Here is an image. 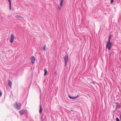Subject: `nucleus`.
Returning a JSON list of instances; mask_svg holds the SVG:
<instances>
[{
  "instance_id": "obj_10",
  "label": "nucleus",
  "mask_w": 121,
  "mask_h": 121,
  "mask_svg": "<svg viewBox=\"0 0 121 121\" xmlns=\"http://www.w3.org/2000/svg\"><path fill=\"white\" fill-rule=\"evenodd\" d=\"M68 96L69 97L70 99H76V98H75V97H72L70 95H69Z\"/></svg>"
},
{
  "instance_id": "obj_5",
  "label": "nucleus",
  "mask_w": 121,
  "mask_h": 121,
  "mask_svg": "<svg viewBox=\"0 0 121 121\" xmlns=\"http://www.w3.org/2000/svg\"><path fill=\"white\" fill-rule=\"evenodd\" d=\"M111 37V36H109V39L108 40V42L107 43V45H111L112 44L111 43H110V38Z\"/></svg>"
},
{
  "instance_id": "obj_18",
  "label": "nucleus",
  "mask_w": 121,
  "mask_h": 121,
  "mask_svg": "<svg viewBox=\"0 0 121 121\" xmlns=\"http://www.w3.org/2000/svg\"><path fill=\"white\" fill-rule=\"evenodd\" d=\"M58 8H59V9H61V7H59H59H58Z\"/></svg>"
},
{
  "instance_id": "obj_8",
  "label": "nucleus",
  "mask_w": 121,
  "mask_h": 121,
  "mask_svg": "<svg viewBox=\"0 0 121 121\" xmlns=\"http://www.w3.org/2000/svg\"><path fill=\"white\" fill-rule=\"evenodd\" d=\"M8 84L9 86H10V88H11L12 85V82L10 81H9Z\"/></svg>"
},
{
  "instance_id": "obj_3",
  "label": "nucleus",
  "mask_w": 121,
  "mask_h": 121,
  "mask_svg": "<svg viewBox=\"0 0 121 121\" xmlns=\"http://www.w3.org/2000/svg\"><path fill=\"white\" fill-rule=\"evenodd\" d=\"M64 59L65 63V65H66L69 61V59L68 56L67 55H65L64 57Z\"/></svg>"
},
{
  "instance_id": "obj_12",
  "label": "nucleus",
  "mask_w": 121,
  "mask_h": 121,
  "mask_svg": "<svg viewBox=\"0 0 121 121\" xmlns=\"http://www.w3.org/2000/svg\"><path fill=\"white\" fill-rule=\"evenodd\" d=\"M44 71V75H45L47 73V71L46 69H45Z\"/></svg>"
},
{
  "instance_id": "obj_20",
  "label": "nucleus",
  "mask_w": 121,
  "mask_h": 121,
  "mask_svg": "<svg viewBox=\"0 0 121 121\" xmlns=\"http://www.w3.org/2000/svg\"><path fill=\"white\" fill-rule=\"evenodd\" d=\"M0 95H1V93L0 92Z\"/></svg>"
},
{
  "instance_id": "obj_2",
  "label": "nucleus",
  "mask_w": 121,
  "mask_h": 121,
  "mask_svg": "<svg viewBox=\"0 0 121 121\" xmlns=\"http://www.w3.org/2000/svg\"><path fill=\"white\" fill-rule=\"evenodd\" d=\"M14 35L12 34L11 35L10 37V42L11 43H12L14 40Z\"/></svg>"
},
{
  "instance_id": "obj_13",
  "label": "nucleus",
  "mask_w": 121,
  "mask_h": 121,
  "mask_svg": "<svg viewBox=\"0 0 121 121\" xmlns=\"http://www.w3.org/2000/svg\"><path fill=\"white\" fill-rule=\"evenodd\" d=\"M16 17L17 18H23L20 15H17Z\"/></svg>"
},
{
  "instance_id": "obj_21",
  "label": "nucleus",
  "mask_w": 121,
  "mask_h": 121,
  "mask_svg": "<svg viewBox=\"0 0 121 121\" xmlns=\"http://www.w3.org/2000/svg\"><path fill=\"white\" fill-rule=\"evenodd\" d=\"M116 104H118V103H116Z\"/></svg>"
},
{
  "instance_id": "obj_6",
  "label": "nucleus",
  "mask_w": 121,
  "mask_h": 121,
  "mask_svg": "<svg viewBox=\"0 0 121 121\" xmlns=\"http://www.w3.org/2000/svg\"><path fill=\"white\" fill-rule=\"evenodd\" d=\"M24 110L23 109L22 110L19 111L20 115H23L24 113Z\"/></svg>"
},
{
  "instance_id": "obj_16",
  "label": "nucleus",
  "mask_w": 121,
  "mask_h": 121,
  "mask_svg": "<svg viewBox=\"0 0 121 121\" xmlns=\"http://www.w3.org/2000/svg\"><path fill=\"white\" fill-rule=\"evenodd\" d=\"M116 121H120L119 119L117 117L116 118Z\"/></svg>"
},
{
  "instance_id": "obj_15",
  "label": "nucleus",
  "mask_w": 121,
  "mask_h": 121,
  "mask_svg": "<svg viewBox=\"0 0 121 121\" xmlns=\"http://www.w3.org/2000/svg\"><path fill=\"white\" fill-rule=\"evenodd\" d=\"M46 48V46H44L43 48V50L44 51H45V49Z\"/></svg>"
},
{
  "instance_id": "obj_4",
  "label": "nucleus",
  "mask_w": 121,
  "mask_h": 121,
  "mask_svg": "<svg viewBox=\"0 0 121 121\" xmlns=\"http://www.w3.org/2000/svg\"><path fill=\"white\" fill-rule=\"evenodd\" d=\"M31 63L34 64L35 63V58L34 57V56H32L31 57Z\"/></svg>"
},
{
  "instance_id": "obj_9",
  "label": "nucleus",
  "mask_w": 121,
  "mask_h": 121,
  "mask_svg": "<svg viewBox=\"0 0 121 121\" xmlns=\"http://www.w3.org/2000/svg\"><path fill=\"white\" fill-rule=\"evenodd\" d=\"M9 3V9L10 10H11V2L10 0H8Z\"/></svg>"
},
{
  "instance_id": "obj_14",
  "label": "nucleus",
  "mask_w": 121,
  "mask_h": 121,
  "mask_svg": "<svg viewBox=\"0 0 121 121\" xmlns=\"http://www.w3.org/2000/svg\"><path fill=\"white\" fill-rule=\"evenodd\" d=\"M111 46H106V48H108V50H109L111 48Z\"/></svg>"
},
{
  "instance_id": "obj_17",
  "label": "nucleus",
  "mask_w": 121,
  "mask_h": 121,
  "mask_svg": "<svg viewBox=\"0 0 121 121\" xmlns=\"http://www.w3.org/2000/svg\"><path fill=\"white\" fill-rule=\"evenodd\" d=\"M113 2V0H111V3L112 4Z\"/></svg>"
},
{
  "instance_id": "obj_19",
  "label": "nucleus",
  "mask_w": 121,
  "mask_h": 121,
  "mask_svg": "<svg viewBox=\"0 0 121 121\" xmlns=\"http://www.w3.org/2000/svg\"><path fill=\"white\" fill-rule=\"evenodd\" d=\"M79 96L77 95L76 97H75V98H76V99Z\"/></svg>"
},
{
  "instance_id": "obj_1",
  "label": "nucleus",
  "mask_w": 121,
  "mask_h": 121,
  "mask_svg": "<svg viewBox=\"0 0 121 121\" xmlns=\"http://www.w3.org/2000/svg\"><path fill=\"white\" fill-rule=\"evenodd\" d=\"M21 105V104L20 103H16V105H14V107L16 108L19 110L20 108Z\"/></svg>"
},
{
  "instance_id": "obj_11",
  "label": "nucleus",
  "mask_w": 121,
  "mask_h": 121,
  "mask_svg": "<svg viewBox=\"0 0 121 121\" xmlns=\"http://www.w3.org/2000/svg\"><path fill=\"white\" fill-rule=\"evenodd\" d=\"M40 109L39 111V112L40 113H41L42 111V108L41 106V105H40Z\"/></svg>"
},
{
  "instance_id": "obj_7",
  "label": "nucleus",
  "mask_w": 121,
  "mask_h": 121,
  "mask_svg": "<svg viewBox=\"0 0 121 121\" xmlns=\"http://www.w3.org/2000/svg\"><path fill=\"white\" fill-rule=\"evenodd\" d=\"M64 2V0H61L60 4V6L61 7H62V6Z\"/></svg>"
}]
</instances>
